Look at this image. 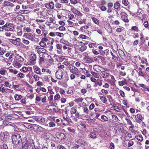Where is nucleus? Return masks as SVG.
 I'll list each match as a JSON object with an SVG mask.
<instances>
[{
    "label": "nucleus",
    "mask_w": 149,
    "mask_h": 149,
    "mask_svg": "<svg viewBox=\"0 0 149 149\" xmlns=\"http://www.w3.org/2000/svg\"><path fill=\"white\" fill-rule=\"evenodd\" d=\"M35 126L37 127L38 130L40 132H42L44 131H45L47 130L46 129L40 126L37 125H35Z\"/></svg>",
    "instance_id": "2eb2a0df"
},
{
    "label": "nucleus",
    "mask_w": 149,
    "mask_h": 149,
    "mask_svg": "<svg viewBox=\"0 0 149 149\" xmlns=\"http://www.w3.org/2000/svg\"><path fill=\"white\" fill-rule=\"evenodd\" d=\"M68 130L70 132L73 134H74L75 132V130L73 128H72L71 127H68L67 128Z\"/></svg>",
    "instance_id": "c03bdc74"
},
{
    "label": "nucleus",
    "mask_w": 149,
    "mask_h": 149,
    "mask_svg": "<svg viewBox=\"0 0 149 149\" xmlns=\"http://www.w3.org/2000/svg\"><path fill=\"white\" fill-rule=\"evenodd\" d=\"M69 26L70 27H73L74 26V23L70 20H67Z\"/></svg>",
    "instance_id": "864d4df0"
},
{
    "label": "nucleus",
    "mask_w": 149,
    "mask_h": 149,
    "mask_svg": "<svg viewBox=\"0 0 149 149\" xmlns=\"http://www.w3.org/2000/svg\"><path fill=\"white\" fill-rule=\"evenodd\" d=\"M55 75L57 78L61 79L63 75V72L62 70H58L56 72Z\"/></svg>",
    "instance_id": "6e6552de"
},
{
    "label": "nucleus",
    "mask_w": 149,
    "mask_h": 149,
    "mask_svg": "<svg viewBox=\"0 0 149 149\" xmlns=\"http://www.w3.org/2000/svg\"><path fill=\"white\" fill-rule=\"evenodd\" d=\"M16 58L17 60L21 62H23L24 60V58L21 56H19V54L17 55Z\"/></svg>",
    "instance_id": "c85d7f7f"
},
{
    "label": "nucleus",
    "mask_w": 149,
    "mask_h": 149,
    "mask_svg": "<svg viewBox=\"0 0 149 149\" xmlns=\"http://www.w3.org/2000/svg\"><path fill=\"white\" fill-rule=\"evenodd\" d=\"M38 28H40L41 31H42L44 36H45V37H46L48 33V31L46 29L45 26V25H39Z\"/></svg>",
    "instance_id": "1a4fd4ad"
},
{
    "label": "nucleus",
    "mask_w": 149,
    "mask_h": 149,
    "mask_svg": "<svg viewBox=\"0 0 149 149\" xmlns=\"http://www.w3.org/2000/svg\"><path fill=\"white\" fill-rule=\"evenodd\" d=\"M5 31L6 32H13V29L10 28V27H7L5 29Z\"/></svg>",
    "instance_id": "a18cd8bd"
},
{
    "label": "nucleus",
    "mask_w": 149,
    "mask_h": 149,
    "mask_svg": "<svg viewBox=\"0 0 149 149\" xmlns=\"http://www.w3.org/2000/svg\"><path fill=\"white\" fill-rule=\"evenodd\" d=\"M74 17V15L72 13H69L68 16V18L70 20H72Z\"/></svg>",
    "instance_id": "09e8293b"
},
{
    "label": "nucleus",
    "mask_w": 149,
    "mask_h": 149,
    "mask_svg": "<svg viewBox=\"0 0 149 149\" xmlns=\"http://www.w3.org/2000/svg\"><path fill=\"white\" fill-rule=\"evenodd\" d=\"M33 72H30L26 75V77L27 78L29 79H31L33 76Z\"/></svg>",
    "instance_id": "4c0bfd02"
},
{
    "label": "nucleus",
    "mask_w": 149,
    "mask_h": 149,
    "mask_svg": "<svg viewBox=\"0 0 149 149\" xmlns=\"http://www.w3.org/2000/svg\"><path fill=\"white\" fill-rule=\"evenodd\" d=\"M93 69L95 71L98 72H103L107 71V69H105L98 65H93Z\"/></svg>",
    "instance_id": "39448f33"
},
{
    "label": "nucleus",
    "mask_w": 149,
    "mask_h": 149,
    "mask_svg": "<svg viewBox=\"0 0 149 149\" xmlns=\"http://www.w3.org/2000/svg\"><path fill=\"white\" fill-rule=\"evenodd\" d=\"M33 71L34 72L37 74L41 75L43 74L41 72V69L38 67L36 66H33Z\"/></svg>",
    "instance_id": "9d476101"
},
{
    "label": "nucleus",
    "mask_w": 149,
    "mask_h": 149,
    "mask_svg": "<svg viewBox=\"0 0 149 149\" xmlns=\"http://www.w3.org/2000/svg\"><path fill=\"white\" fill-rule=\"evenodd\" d=\"M36 32L37 34L39 35L40 36L42 35L43 34L42 31H41L40 28L36 29Z\"/></svg>",
    "instance_id": "cd10ccee"
},
{
    "label": "nucleus",
    "mask_w": 149,
    "mask_h": 149,
    "mask_svg": "<svg viewBox=\"0 0 149 149\" xmlns=\"http://www.w3.org/2000/svg\"><path fill=\"white\" fill-rule=\"evenodd\" d=\"M79 146L77 144H74L73 145V146L72 147V149H78Z\"/></svg>",
    "instance_id": "774afa93"
},
{
    "label": "nucleus",
    "mask_w": 149,
    "mask_h": 149,
    "mask_svg": "<svg viewBox=\"0 0 149 149\" xmlns=\"http://www.w3.org/2000/svg\"><path fill=\"white\" fill-rule=\"evenodd\" d=\"M35 147L34 144L33 142H29L28 143V148L29 149H33Z\"/></svg>",
    "instance_id": "aec40b11"
},
{
    "label": "nucleus",
    "mask_w": 149,
    "mask_h": 149,
    "mask_svg": "<svg viewBox=\"0 0 149 149\" xmlns=\"http://www.w3.org/2000/svg\"><path fill=\"white\" fill-rule=\"evenodd\" d=\"M9 41L10 42L17 46H19L20 45L21 39L19 38H17L15 39H10Z\"/></svg>",
    "instance_id": "423d86ee"
},
{
    "label": "nucleus",
    "mask_w": 149,
    "mask_h": 149,
    "mask_svg": "<svg viewBox=\"0 0 149 149\" xmlns=\"http://www.w3.org/2000/svg\"><path fill=\"white\" fill-rule=\"evenodd\" d=\"M104 27L109 33H112V28L109 24H106L104 26Z\"/></svg>",
    "instance_id": "9b49d317"
},
{
    "label": "nucleus",
    "mask_w": 149,
    "mask_h": 149,
    "mask_svg": "<svg viewBox=\"0 0 149 149\" xmlns=\"http://www.w3.org/2000/svg\"><path fill=\"white\" fill-rule=\"evenodd\" d=\"M22 42L24 44L26 45H28L30 43V42L29 40H26L24 38L22 39Z\"/></svg>",
    "instance_id": "4be33fe9"
},
{
    "label": "nucleus",
    "mask_w": 149,
    "mask_h": 149,
    "mask_svg": "<svg viewBox=\"0 0 149 149\" xmlns=\"http://www.w3.org/2000/svg\"><path fill=\"white\" fill-rule=\"evenodd\" d=\"M114 7L116 9H118L120 7V3L118 2H116L114 4Z\"/></svg>",
    "instance_id": "473e14b6"
},
{
    "label": "nucleus",
    "mask_w": 149,
    "mask_h": 149,
    "mask_svg": "<svg viewBox=\"0 0 149 149\" xmlns=\"http://www.w3.org/2000/svg\"><path fill=\"white\" fill-rule=\"evenodd\" d=\"M91 19L94 23L97 24H99V21L96 18L94 17H92Z\"/></svg>",
    "instance_id": "c756f323"
},
{
    "label": "nucleus",
    "mask_w": 149,
    "mask_h": 149,
    "mask_svg": "<svg viewBox=\"0 0 149 149\" xmlns=\"http://www.w3.org/2000/svg\"><path fill=\"white\" fill-rule=\"evenodd\" d=\"M23 29L26 30V31L30 32L31 31V29L29 27H24V28Z\"/></svg>",
    "instance_id": "69168bd1"
},
{
    "label": "nucleus",
    "mask_w": 149,
    "mask_h": 149,
    "mask_svg": "<svg viewBox=\"0 0 149 149\" xmlns=\"http://www.w3.org/2000/svg\"><path fill=\"white\" fill-rule=\"evenodd\" d=\"M22 96L20 95L16 94L14 95V98L16 100L19 101L21 100Z\"/></svg>",
    "instance_id": "6ab92c4d"
},
{
    "label": "nucleus",
    "mask_w": 149,
    "mask_h": 149,
    "mask_svg": "<svg viewBox=\"0 0 149 149\" xmlns=\"http://www.w3.org/2000/svg\"><path fill=\"white\" fill-rule=\"evenodd\" d=\"M33 77L36 81H38L40 79L39 77L37 74H36L33 75Z\"/></svg>",
    "instance_id": "79ce46f5"
},
{
    "label": "nucleus",
    "mask_w": 149,
    "mask_h": 149,
    "mask_svg": "<svg viewBox=\"0 0 149 149\" xmlns=\"http://www.w3.org/2000/svg\"><path fill=\"white\" fill-rule=\"evenodd\" d=\"M6 88L4 87L3 86L1 85V86H0V92L3 93H5L6 92Z\"/></svg>",
    "instance_id": "7c9ffc66"
},
{
    "label": "nucleus",
    "mask_w": 149,
    "mask_h": 149,
    "mask_svg": "<svg viewBox=\"0 0 149 149\" xmlns=\"http://www.w3.org/2000/svg\"><path fill=\"white\" fill-rule=\"evenodd\" d=\"M10 2L6 1H5L3 3V6H8L10 5Z\"/></svg>",
    "instance_id": "0e129e2a"
},
{
    "label": "nucleus",
    "mask_w": 149,
    "mask_h": 149,
    "mask_svg": "<svg viewBox=\"0 0 149 149\" xmlns=\"http://www.w3.org/2000/svg\"><path fill=\"white\" fill-rule=\"evenodd\" d=\"M79 142L80 146H84L87 144V143L84 140H79Z\"/></svg>",
    "instance_id": "a211bd4d"
},
{
    "label": "nucleus",
    "mask_w": 149,
    "mask_h": 149,
    "mask_svg": "<svg viewBox=\"0 0 149 149\" xmlns=\"http://www.w3.org/2000/svg\"><path fill=\"white\" fill-rule=\"evenodd\" d=\"M55 34L57 36L61 38L63 37L64 36V34L63 33H61L56 32L55 33Z\"/></svg>",
    "instance_id": "58836bf2"
},
{
    "label": "nucleus",
    "mask_w": 149,
    "mask_h": 149,
    "mask_svg": "<svg viewBox=\"0 0 149 149\" xmlns=\"http://www.w3.org/2000/svg\"><path fill=\"white\" fill-rule=\"evenodd\" d=\"M17 76L18 78H24L25 77V75L23 73L19 72L17 75Z\"/></svg>",
    "instance_id": "ea45409f"
},
{
    "label": "nucleus",
    "mask_w": 149,
    "mask_h": 149,
    "mask_svg": "<svg viewBox=\"0 0 149 149\" xmlns=\"http://www.w3.org/2000/svg\"><path fill=\"white\" fill-rule=\"evenodd\" d=\"M22 149H28V143L26 142H24L22 143Z\"/></svg>",
    "instance_id": "412c9836"
},
{
    "label": "nucleus",
    "mask_w": 149,
    "mask_h": 149,
    "mask_svg": "<svg viewBox=\"0 0 149 149\" xmlns=\"http://www.w3.org/2000/svg\"><path fill=\"white\" fill-rule=\"evenodd\" d=\"M5 36L7 37H10L11 36V35L12 33L10 32L5 31Z\"/></svg>",
    "instance_id": "6e6d98bb"
},
{
    "label": "nucleus",
    "mask_w": 149,
    "mask_h": 149,
    "mask_svg": "<svg viewBox=\"0 0 149 149\" xmlns=\"http://www.w3.org/2000/svg\"><path fill=\"white\" fill-rule=\"evenodd\" d=\"M7 72L6 70L4 69L3 68H1L0 69V74L2 75H5L6 74Z\"/></svg>",
    "instance_id": "b1692460"
},
{
    "label": "nucleus",
    "mask_w": 149,
    "mask_h": 149,
    "mask_svg": "<svg viewBox=\"0 0 149 149\" xmlns=\"http://www.w3.org/2000/svg\"><path fill=\"white\" fill-rule=\"evenodd\" d=\"M83 110L84 111V112L87 114H88L89 112L88 109L87 107H84L83 108Z\"/></svg>",
    "instance_id": "bf43d9fd"
},
{
    "label": "nucleus",
    "mask_w": 149,
    "mask_h": 149,
    "mask_svg": "<svg viewBox=\"0 0 149 149\" xmlns=\"http://www.w3.org/2000/svg\"><path fill=\"white\" fill-rule=\"evenodd\" d=\"M39 45L40 46L42 47H45L47 45L46 43L45 42L41 40L40 42L39 43Z\"/></svg>",
    "instance_id": "a19ab883"
},
{
    "label": "nucleus",
    "mask_w": 149,
    "mask_h": 149,
    "mask_svg": "<svg viewBox=\"0 0 149 149\" xmlns=\"http://www.w3.org/2000/svg\"><path fill=\"white\" fill-rule=\"evenodd\" d=\"M96 133L95 131L90 132L89 134L90 137L93 139L96 138L97 136Z\"/></svg>",
    "instance_id": "ddd939ff"
},
{
    "label": "nucleus",
    "mask_w": 149,
    "mask_h": 149,
    "mask_svg": "<svg viewBox=\"0 0 149 149\" xmlns=\"http://www.w3.org/2000/svg\"><path fill=\"white\" fill-rule=\"evenodd\" d=\"M4 84H1V86H4L5 87H7V88H10L11 85L8 81H6L4 82Z\"/></svg>",
    "instance_id": "a878e982"
},
{
    "label": "nucleus",
    "mask_w": 149,
    "mask_h": 149,
    "mask_svg": "<svg viewBox=\"0 0 149 149\" xmlns=\"http://www.w3.org/2000/svg\"><path fill=\"white\" fill-rule=\"evenodd\" d=\"M77 109L74 107H72L70 111V113L72 114H74L77 111Z\"/></svg>",
    "instance_id": "72a5a7b5"
},
{
    "label": "nucleus",
    "mask_w": 149,
    "mask_h": 149,
    "mask_svg": "<svg viewBox=\"0 0 149 149\" xmlns=\"http://www.w3.org/2000/svg\"><path fill=\"white\" fill-rule=\"evenodd\" d=\"M110 74L108 72H104L101 74V76L104 78H107L109 77Z\"/></svg>",
    "instance_id": "dca6fc26"
},
{
    "label": "nucleus",
    "mask_w": 149,
    "mask_h": 149,
    "mask_svg": "<svg viewBox=\"0 0 149 149\" xmlns=\"http://www.w3.org/2000/svg\"><path fill=\"white\" fill-rule=\"evenodd\" d=\"M139 76L142 77H144L145 75V73L142 72V69L141 68H139Z\"/></svg>",
    "instance_id": "c9c22d12"
},
{
    "label": "nucleus",
    "mask_w": 149,
    "mask_h": 149,
    "mask_svg": "<svg viewBox=\"0 0 149 149\" xmlns=\"http://www.w3.org/2000/svg\"><path fill=\"white\" fill-rule=\"evenodd\" d=\"M141 60V63H146V64L147 65L148 64L147 63V59L144 57L142 58Z\"/></svg>",
    "instance_id": "e433bc0d"
},
{
    "label": "nucleus",
    "mask_w": 149,
    "mask_h": 149,
    "mask_svg": "<svg viewBox=\"0 0 149 149\" xmlns=\"http://www.w3.org/2000/svg\"><path fill=\"white\" fill-rule=\"evenodd\" d=\"M118 53L120 57L124 56L125 55V54L124 52L120 49L118 50Z\"/></svg>",
    "instance_id": "49530a36"
},
{
    "label": "nucleus",
    "mask_w": 149,
    "mask_h": 149,
    "mask_svg": "<svg viewBox=\"0 0 149 149\" xmlns=\"http://www.w3.org/2000/svg\"><path fill=\"white\" fill-rule=\"evenodd\" d=\"M136 139L140 141H142L143 139V137L141 135H137L136 137Z\"/></svg>",
    "instance_id": "37998d69"
},
{
    "label": "nucleus",
    "mask_w": 149,
    "mask_h": 149,
    "mask_svg": "<svg viewBox=\"0 0 149 149\" xmlns=\"http://www.w3.org/2000/svg\"><path fill=\"white\" fill-rule=\"evenodd\" d=\"M100 100L104 103L107 102V99L105 97L103 96H99Z\"/></svg>",
    "instance_id": "f704fd0d"
},
{
    "label": "nucleus",
    "mask_w": 149,
    "mask_h": 149,
    "mask_svg": "<svg viewBox=\"0 0 149 149\" xmlns=\"http://www.w3.org/2000/svg\"><path fill=\"white\" fill-rule=\"evenodd\" d=\"M55 126V123L52 121L50 122L49 123V126L50 127H53Z\"/></svg>",
    "instance_id": "13d9d810"
},
{
    "label": "nucleus",
    "mask_w": 149,
    "mask_h": 149,
    "mask_svg": "<svg viewBox=\"0 0 149 149\" xmlns=\"http://www.w3.org/2000/svg\"><path fill=\"white\" fill-rule=\"evenodd\" d=\"M49 6L50 8L52 9L54 8V3L52 2H51L49 3Z\"/></svg>",
    "instance_id": "680f3d73"
},
{
    "label": "nucleus",
    "mask_w": 149,
    "mask_h": 149,
    "mask_svg": "<svg viewBox=\"0 0 149 149\" xmlns=\"http://www.w3.org/2000/svg\"><path fill=\"white\" fill-rule=\"evenodd\" d=\"M86 62L87 63H91L97 60V59L95 57H86L85 58Z\"/></svg>",
    "instance_id": "0eeeda50"
},
{
    "label": "nucleus",
    "mask_w": 149,
    "mask_h": 149,
    "mask_svg": "<svg viewBox=\"0 0 149 149\" xmlns=\"http://www.w3.org/2000/svg\"><path fill=\"white\" fill-rule=\"evenodd\" d=\"M79 37L80 38L85 39H88L89 38L88 37H87L86 36L83 35V34H81L79 36Z\"/></svg>",
    "instance_id": "3c124183"
},
{
    "label": "nucleus",
    "mask_w": 149,
    "mask_h": 149,
    "mask_svg": "<svg viewBox=\"0 0 149 149\" xmlns=\"http://www.w3.org/2000/svg\"><path fill=\"white\" fill-rule=\"evenodd\" d=\"M68 68L71 72L77 77H79L81 75V72H79L78 69L72 65H70L68 67Z\"/></svg>",
    "instance_id": "f257e3e1"
},
{
    "label": "nucleus",
    "mask_w": 149,
    "mask_h": 149,
    "mask_svg": "<svg viewBox=\"0 0 149 149\" xmlns=\"http://www.w3.org/2000/svg\"><path fill=\"white\" fill-rule=\"evenodd\" d=\"M83 99L82 98H79L76 99L74 101L77 103H79V102H81L83 100Z\"/></svg>",
    "instance_id": "de8ad7c7"
},
{
    "label": "nucleus",
    "mask_w": 149,
    "mask_h": 149,
    "mask_svg": "<svg viewBox=\"0 0 149 149\" xmlns=\"http://www.w3.org/2000/svg\"><path fill=\"white\" fill-rule=\"evenodd\" d=\"M48 91L49 92L50 94H54V92L52 91V89L50 86L48 87Z\"/></svg>",
    "instance_id": "603ef678"
},
{
    "label": "nucleus",
    "mask_w": 149,
    "mask_h": 149,
    "mask_svg": "<svg viewBox=\"0 0 149 149\" xmlns=\"http://www.w3.org/2000/svg\"><path fill=\"white\" fill-rule=\"evenodd\" d=\"M9 71L10 72L15 74H17L18 73V71L16 69L10 68L9 69Z\"/></svg>",
    "instance_id": "bb28decb"
},
{
    "label": "nucleus",
    "mask_w": 149,
    "mask_h": 149,
    "mask_svg": "<svg viewBox=\"0 0 149 149\" xmlns=\"http://www.w3.org/2000/svg\"><path fill=\"white\" fill-rule=\"evenodd\" d=\"M101 118L104 121H106L108 120V118L104 115H103L101 116Z\"/></svg>",
    "instance_id": "4d7b16f0"
},
{
    "label": "nucleus",
    "mask_w": 149,
    "mask_h": 149,
    "mask_svg": "<svg viewBox=\"0 0 149 149\" xmlns=\"http://www.w3.org/2000/svg\"><path fill=\"white\" fill-rule=\"evenodd\" d=\"M24 125L26 127L29 129L32 128V125L31 124L27 123H24Z\"/></svg>",
    "instance_id": "2f4dec72"
},
{
    "label": "nucleus",
    "mask_w": 149,
    "mask_h": 149,
    "mask_svg": "<svg viewBox=\"0 0 149 149\" xmlns=\"http://www.w3.org/2000/svg\"><path fill=\"white\" fill-rule=\"evenodd\" d=\"M21 70L22 72L24 73H26L27 72V67H23L22 68Z\"/></svg>",
    "instance_id": "5fc2aeb1"
},
{
    "label": "nucleus",
    "mask_w": 149,
    "mask_h": 149,
    "mask_svg": "<svg viewBox=\"0 0 149 149\" xmlns=\"http://www.w3.org/2000/svg\"><path fill=\"white\" fill-rule=\"evenodd\" d=\"M121 18L125 22H128L129 20L127 18V16L126 15H123L121 16Z\"/></svg>",
    "instance_id": "f3484780"
},
{
    "label": "nucleus",
    "mask_w": 149,
    "mask_h": 149,
    "mask_svg": "<svg viewBox=\"0 0 149 149\" xmlns=\"http://www.w3.org/2000/svg\"><path fill=\"white\" fill-rule=\"evenodd\" d=\"M86 49V47L85 46H82L80 48V50L81 52H83Z\"/></svg>",
    "instance_id": "e2e57ef3"
},
{
    "label": "nucleus",
    "mask_w": 149,
    "mask_h": 149,
    "mask_svg": "<svg viewBox=\"0 0 149 149\" xmlns=\"http://www.w3.org/2000/svg\"><path fill=\"white\" fill-rule=\"evenodd\" d=\"M60 97V96L59 94H56L54 96V100H58Z\"/></svg>",
    "instance_id": "338daca9"
},
{
    "label": "nucleus",
    "mask_w": 149,
    "mask_h": 149,
    "mask_svg": "<svg viewBox=\"0 0 149 149\" xmlns=\"http://www.w3.org/2000/svg\"><path fill=\"white\" fill-rule=\"evenodd\" d=\"M12 139L13 144L16 145L19 144L21 141V137L19 134L13 135L12 137Z\"/></svg>",
    "instance_id": "7ed1b4c3"
},
{
    "label": "nucleus",
    "mask_w": 149,
    "mask_h": 149,
    "mask_svg": "<svg viewBox=\"0 0 149 149\" xmlns=\"http://www.w3.org/2000/svg\"><path fill=\"white\" fill-rule=\"evenodd\" d=\"M36 55L34 54H31L30 55L29 60L28 62V65H35L36 63Z\"/></svg>",
    "instance_id": "20e7f679"
},
{
    "label": "nucleus",
    "mask_w": 149,
    "mask_h": 149,
    "mask_svg": "<svg viewBox=\"0 0 149 149\" xmlns=\"http://www.w3.org/2000/svg\"><path fill=\"white\" fill-rule=\"evenodd\" d=\"M14 66L17 68H19L21 66L22 64L16 61L14 63Z\"/></svg>",
    "instance_id": "393cba45"
},
{
    "label": "nucleus",
    "mask_w": 149,
    "mask_h": 149,
    "mask_svg": "<svg viewBox=\"0 0 149 149\" xmlns=\"http://www.w3.org/2000/svg\"><path fill=\"white\" fill-rule=\"evenodd\" d=\"M46 51V50L45 49L43 48H40V49H39L38 50H37V52L39 54H40V53H44V54L46 56H47V57H49V56L47 53H45Z\"/></svg>",
    "instance_id": "f8f14e48"
},
{
    "label": "nucleus",
    "mask_w": 149,
    "mask_h": 149,
    "mask_svg": "<svg viewBox=\"0 0 149 149\" xmlns=\"http://www.w3.org/2000/svg\"><path fill=\"white\" fill-rule=\"evenodd\" d=\"M23 36L32 41L37 42L39 41L38 38H36L35 35L32 33H26Z\"/></svg>",
    "instance_id": "f03ea898"
},
{
    "label": "nucleus",
    "mask_w": 149,
    "mask_h": 149,
    "mask_svg": "<svg viewBox=\"0 0 149 149\" xmlns=\"http://www.w3.org/2000/svg\"><path fill=\"white\" fill-rule=\"evenodd\" d=\"M62 47V45L60 43L57 44L56 45L57 48L59 50H61Z\"/></svg>",
    "instance_id": "8fccbe9b"
},
{
    "label": "nucleus",
    "mask_w": 149,
    "mask_h": 149,
    "mask_svg": "<svg viewBox=\"0 0 149 149\" xmlns=\"http://www.w3.org/2000/svg\"><path fill=\"white\" fill-rule=\"evenodd\" d=\"M59 2L62 3L66 4L68 3V0H59Z\"/></svg>",
    "instance_id": "052dcab7"
},
{
    "label": "nucleus",
    "mask_w": 149,
    "mask_h": 149,
    "mask_svg": "<svg viewBox=\"0 0 149 149\" xmlns=\"http://www.w3.org/2000/svg\"><path fill=\"white\" fill-rule=\"evenodd\" d=\"M91 73L94 77H95L96 78H99L100 75L98 74L97 73L91 71Z\"/></svg>",
    "instance_id": "5701e85b"
},
{
    "label": "nucleus",
    "mask_w": 149,
    "mask_h": 149,
    "mask_svg": "<svg viewBox=\"0 0 149 149\" xmlns=\"http://www.w3.org/2000/svg\"><path fill=\"white\" fill-rule=\"evenodd\" d=\"M57 138L60 139H64L65 135L62 133H58L56 134Z\"/></svg>",
    "instance_id": "4468645a"
}]
</instances>
